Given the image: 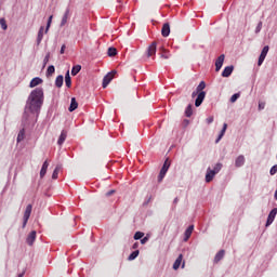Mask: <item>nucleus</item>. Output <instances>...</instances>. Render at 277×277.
I'll return each mask as SVG.
<instances>
[{
	"label": "nucleus",
	"mask_w": 277,
	"mask_h": 277,
	"mask_svg": "<svg viewBox=\"0 0 277 277\" xmlns=\"http://www.w3.org/2000/svg\"><path fill=\"white\" fill-rule=\"evenodd\" d=\"M79 107V103H77V98L72 97L70 102V106L68 108V111H75Z\"/></svg>",
	"instance_id": "nucleus-20"
},
{
	"label": "nucleus",
	"mask_w": 277,
	"mask_h": 277,
	"mask_svg": "<svg viewBox=\"0 0 277 277\" xmlns=\"http://www.w3.org/2000/svg\"><path fill=\"white\" fill-rule=\"evenodd\" d=\"M0 25L4 31L8 29V23L5 22V18H0Z\"/></svg>",
	"instance_id": "nucleus-35"
},
{
	"label": "nucleus",
	"mask_w": 277,
	"mask_h": 277,
	"mask_svg": "<svg viewBox=\"0 0 277 277\" xmlns=\"http://www.w3.org/2000/svg\"><path fill=\"white\" fill-rule=\"evenodd\" d=\"M53 23V15H51L48 19L47 27L44 34H49V29H51V24Z\"/></svg>",
	"instance_id": "nucleus-32"
},
{
	"label": "nucleus",
	"mask_w": 277,
	"mask_h": 277,
	"mask_svg": "<svg viewBox=\"0 0 277 277\" xmlns=\"http://www.w3.org/2000/svg\"><path fill=\"white\" fill-rule=\"evenodd\" d=\"M226 129H228V124L224 123L223 129L221 130V133L215 141V144H217L220 142V140H222V137H224V133H226Z\"/></svg>",
	"instance_id": "nucleus-26"
},
{
	"label": "nucleus",
	"mask_w": 277,
	"mask_h": 277,
	"mask_svg": "<svg viewBox=\"0 0 277 277\" xmlns=\"http://www.w3.org/2000/svg\"><path fill=\"white\" fill-rule=\"evenodd\" d=\"M185 267V262H183V264H182V268H184Z\"/></svg>",
	"instance_id": "nucleus-52"
},
{
	"label": "nucleus",
	"mask_w": 277,
	"mask_h": 277,
	"mask_svg": "<svg viewBox=\"0 0 277 277\" xmlns=\"http://www.w3.org/2000/svg\"><path fill=\"white\" fill-rule=\"evenodd\" d=\"M157 53V42H151V44L147 48L146 54L147 57H153Z\"/></svg>",
	"instance_id": "nucleus-8"
},
{
	"label": "nucleus",
	"mask_w": 277,
	"mask_h": 277,
	"mask_svg": "<svg viewBox=\"0 0 277 277\" xmlns=\"http://www.w3.org/2000/svg\"><path fill=\"white\" fill-rule=\"evenodd\" d=\"M54 72H55V66L50 65V66L48 67V70H47V75H48V76H51V75H53Z\"/></svg>",
	"instance_id": "nucleus-34"
},
{
	"label": "nucleus",
	"mask_w": 277,
	"mask_h": 277,
	"mask_svg": "<svg viewBox=\"0 0 277 277\" xmlns=\"http://www.w3.org/2000/svg\"><path fill=\"white\" fill-rule=\"evenodd\" d=\"M31 209H32V206L31 205H28L26 207V210L24 212V222H23V228H25V226H27V222H29V217H31Z\"/></svg>",
	"instance_id": "nucleus-7"
},
{
	"label": "nucleus",
	"mask_w": 277,
	"mask_h": 277,
	"mask_svg": "<svg viewBox=\"0 0 277 277\" xmlns=\"http://www.w3.org/2000/svg\"><path fill=\"white\" fill-rule=\"evenodd\" d=\"M81 72V65H75L71 69L72 77H77Z\"/></svg>",
	"instance_id": "nucleus-27"
},
{
	"label": "nucleus",
	"mask_w": 277,
	"mask_h": 277,
	"mask_svg": "<svg viewBox=\"0 0 277 277\" xmlns=\"http://www.w3.org/2000/svg\"><path fill=\"white\" fill-rule=\"evenodd\" d=\"M263 109H265V102H260L259 103V110L261 111Z\"/></svg>",
	"instance_id": "nucleus-42"
},
{
	"label": "nucleus",
	"mask_w": 277,
	"mask_h": 277,
	"mask_svg": "<svg viewBox=\"0 0 277 277\" xmlns=\"http://www.w3.org/2000/svg\"><path fill=\"white\" fill-rule=\"evenodd\" d=\"M23 140H25V129H22L18 134H17V144H19V142H23Z\"/></svg>",
	"instance_id": "nucleus-31"
},
{
	"label": "nucleus",
	"mask_w": 277,
	"mask_h": 277,
	"mask_svg": "<svg viewBox=\"0 0 277 277\" xmlns=\"http://www.w3.org/2000/svg\"><path fill=\"white\" fill-rule=\"evenodd\" d=\"M276 214H277V208H274L268 214L266 226H271L273 224L274 220H276Z\"/></svg>",
	"instance_id": "nucleus-10"
},
{
	"label": "nucleus",
	"mask_w": 277,
	"mask_h": 277,
	"mask_svg": "<svg viewBox=\"0 0 277 277\" xmlns=\"http://www.w3.org/2000/svg\"><path fill=\"white\" fill-rule=\"evenodd\" d=\"M107 53L108 57H116V55H118V50H116V48H109Z\"/></svg>",
	"instance_id": "nucleus-30"
},
{
	"label": "nucleus",
	"mask_w": 277,
	"mask_h": 277,
	"mask_svg": "<svg viewBox=\"0 0 277 277\" xmlns=\"http://www.w3.org/2000/svg\"><path fill=\"white\" fill-rule=\"evenodd\" d=\"M276 172H277V164H275L271 168V171H269L271 176H274V174H276Z\"/></svg>",
	"instance_id": "nucleus-40"
},
{
	"label": "nucleus",
	"mask_w": 277,
	"mask_h": 277,
	"mask_svg": "<svg viewBox=\"0 0 277 277\" xmlns=\"http://www.w3.org/2000/svg\"><path fill=\"white\" fill-rule=\"evenodd\" d=\"M261 29H263V22H259L255 28V34H261Z\"/></svg>",
	"instance_id": "nucleus-37"
},
{
	"label": "nucleus",
	"mask_w": 277,
	"mask_h": 277,
	"mask_svg": "<svg viewBox=\"0 0 277 277\" xmlns=\"http://www.w3.org/2000/svg\"><path fill=\"white\" fill-rule=\"evenodd\" d=\"M65 85L70 88L72 85V80L70 78V71H67L65 75Z\"/></svg>",
	"instance_id": "nucleus-24"
},
{
	"label": "nucleus",
	"mask_w": 277,
	"mask_h": 277,
	"mask_svg": "<svg viewBox=\"0 0 277 277\" xmlns=\"http://www.w3.org/2000/svg\"><path fill=\"white\" fill-rule=\"evenodd\" d=\"M43 103L44 90H42V88L32 90L26 102L24 115L22 118L23 124H29V120H31V116H34V114H40V109H42Z\"/></svg>",
	"instance_id": "nucleus-1"
},
{
	"label": "nucleus",
	"mask_w": 277,
	"mask_h": 277,
	"mask_svg": "<svg viewBox=\"0 0 277 277\" xmlns=\"http://www.w3.org/2000/svg\"><path fill=\"white\" fill-rule=\"evenodd\" d=\"M198 94H200V93L196 90V91H194V92L192 93V97H193V98H196V96H198Z\"/></svg>",
	"instance_id": "nucleus-47"
},
{
	"label": "nucleus",
	"mask_w": 277,
	"mask_h": 277,
	"mask_svg": "<svg viewBox=\"0 0 277 277\" xmlns=\"http://www.w3.org/2000/svg\"><path fill=\"white\" fill-rule=\"evenodd\" d=\"M133 250H137L140 248V242H135L133 246H132Z\"/></svg>",
	"instance_id": "nucleus-48"
},
{
	"label": "nucleus",
	"mask_w": 277,
	"mask_h": 277,
	"mask_svg": "<svg viewBox=\"0 0 277 277\" xmlns=\"http://www.w3.org/2000/svg\"><path fill=\"white\" fill-rule=\"evenodd\" d=\"M65 51H66V44H63L61 48V55H64Z\"/></svg>",
	"instance_id": "nucleus-45"
},
{
	"label": "nucleus",
	"mask_w": 277,
	"mask_h": 277,
	"mask_svg": "<svg viewBox=\"0 0 277 277\" xmlns=\"http://www.w3.org/2000/svg\"><path fill=\"white\" fill-rule=\"evenodd\" d=\"M233 70H235V67L233 65L225 67L222 72V77H229L230 75H233Z\"/></svg>",
	"instance_id": "nucleus-15"
},
{
	"label": "nucleus",
	"mask_w": 277,
	"mask_h": 277,
	"mask_svg": "<svg viewBox=\"0 0 277 277\" xmlns=\"http://www.w3.org/2000/svg\"><path fill=\"white\" fill-rule=\"evenodd\" d=\"M66 137H68V133L66 132V130H63L57 141L58 146H62V144L66 142Z\"/></svg>",
	"instance_id": "nucleus-16"
},
{
	"label": "nucleus",
	"mask_w": 277,
	"mask_h": 277,
	"mask_svg": "<svg viewBox=\"0 0 277 277\" xmlns=\"http://www.w3.org/2000/svg\"><path fill=\"white\" fill-rule=\"evenodd\" d=\"M267 53H269V45H265L260 54L258 66H262L263 62H265V57H267Z\"/></svg>",
	"instance_id": "nucleus-5"
},
{
	"label": "nucleus",
	"mask_w": 277,
	"mask_h": 277,
	"mask_svg": "<svg viewBox=\"0 0 277 277\" xmlns=\"http://www.w3.org/2000/svg\"><path fill=\"white\" fill-rule=\"evenodd\" d=\"M142 237H144V233H142V232H136L134 234V239L135 240H140V239H142Z\"/></svg>",
	"instance_id": "nucleus-36"
},
{
	"label": "nucleus",
	"mask_w": 277,
	"mask_h": 277,
	"mask_svg": "<svg viewBox=\"0 0 277 277\" xmlns=\"http://www.w3.org/2000/svg\"><path fill=\"white\" fill-rule=\"evenodd\" d=\"M41 170H45V171L49 170V161L45 160L43 162Z\"/></svg>",
	"instance_id": "nucleus-41"
},
{
	"label": "nucleus",
	"mask_w": 277,
	"mask_h": 277,
	"mask_svg": "<svg viewBox=\"0 0 277 277\" xmlns=\"http://www.w3.org/2000/svg\"><path fill=\"white\" fill-rule=\"evenodd\" d=\"M42 38H44V26H41L39 28L38 35H37V45L40 47V43L42 42Z\"/></svg>",
	"instance_id": "nucleus-13"
},
{
	"label": "nucleus",
	"mask_w": 277,
	"mask_h": 277,
	"mask_svg": "<svg viewBox=\"0 0 277 277\" xmlns=\"http://www.w3.org/2000/svg\"><path fill=\"white\" fill-rule=\"evenodd\" d=\"M24 276V273H21L19 275H18V277H23Z\"/></svg>",
	"instance_id": "nucleus-51"
},
{
	"label": "nucleus",
	"mask_w": 277,
	"mask_h": 277,
	"mask_svg": "<svg viewBox=\"0 0 277 277\" xmlns=\"http://www.w3.org/2000/svg\"><path fill=\"white\" fill-rule=\"evenodd\" d=\"M207 88V83L205 81H201L198 87L196 88V91L199 93L197 95V98L195 100V106L200 107L202 105V102L205 101V97L207 96V92L202 91Z\"/></svg>",
	"instance_id": "nucleus-2"
},
{
	"label": "nucleus",
	"mask_w": 277,
	"mask_h": 277,
	"mask_svg": "<svg viewBox=\"0 0 277 277\" xmlns=\"http://www.w3.org/2000/svg\"><path fill=\"white\" fill-rule=\"evenodd\" d=\"M50 57H51V53H48V54L45 55V57L43 58V67L47 66V64H49Z\"/></svg>",
	"instance_id": "nucleus-39"
},
{
	"label": "nucleus",
	"mask_w": 277,
	"mask_h": 277,
	"mask_svg": "<svg viewBox=\"0 0 277 277\" xmlns=\"http://www.w3.org/2000/svg\"><path fill=\"white\" fill-rule=\"evenodd\" d=\"M224 60H225V56L224 54H221L216 62H215V71L216 72H220V70H222V66H224Z\"/></svg>",
	"instance_id": "nucleus-9"
},
{
	"label": "nucleus",
	"mask_w": 277,
	"mask_h": 277,
	"mask_svg": "<svg viewBox=\"0 0 277 277\" xmlns=\"http://www.w3.org/2000/svg\"><path fill=\"white\" fill-rule=\"evenodd\" d=\"M34 241H36V230L30 232L26 238V243H28V246H34Z\"/></svg>",
	"instance_id": "nucleus-14"
},
{
	"label": "nucleus",
	"mask_w": 277,
	"mask_h": 277,
	"mask_svg": "<svg viewBox=\"0 0 277 277\" xmlns=\"http://www.w3.org/2000/svg\"><path fill=\"white\" fill-rule=\"evenodd\" d=\"M212 122H213V117L207 118V123H208V124H211Z\"/></svg>",
	"instance_id": "nucleus-49"
},
{
	"label": "nucleus",
	"mask_w": 277,
	"mask_h": 277,
	"mask_svg": "<svg viewBox=\"0 0 277 277\" xmlns=\"http://www.w3.org/2000/svg\"><path fill=\"white\" fill-rule=\"evenodd\" d=\"M192 233H194V225H189L185 230L184 241H187L192 237Z\"/></svg>",
	"instance_id": "nucleus-18"
},
{
	"label": "nucleus",
	"mask_w": 277,
	"mask_h": 277,
	"mask_svg": "<svg viewBox=\"0 0 277 277\" xmlns=\"http://www.w3.org/2000/svg\"><path fill=\"white\" fill-rule=\"evenodd\" d=\"M137 256H140V250L133 251V252L129 255L128 260H129V261H135V259H137Z\"/></svg>",
	"instance_id": "nucleus-29"
},
{
	"label": "nucleus",
	"mask_w": 277,
	"mask_h": 277,
	"mask_svg": "<svg viewBox=\"0 0 277 277\" xmlns=\"http://www.w3.org/2000/svg\"><path fill=\"white\" fill-rule=\"evenodd\" d=\"M224 254H226V252L224 250H220L214 256V263H220V261L224 259Z\"/></svg>",
	"instance_id": "nucleus-19"
},
{
	"label": "nucleus",
	"mask_w": 277,
	"mask_h": 277,
	"mask_svg": "<svg viewBox=\"0 0 277 277\" xmlns=\"http://www.w3.org/2000/svg\"><path fill=\"white\" fill-rule=\"evenodd\" d=\"M60 170H62V164H57L56 168L54 169L53 173H52V179L56 180L57 176L60 175Z\"/></svg>",
	"instance_id": "nucleus-28"
},
{
	"label": "nucleus",
	"mask_w": 277,
	"mask_h": 277,
	"mask_svg": "<svg viewBox=\"0 0 277 277\" xmlns=\"http://www.w3.org/2000/svg\"><path fill=\"white\" fill-rule=\"evenodd\" d=\"M181 263H183V254H180L173 264V269H179L181 267Z\"/></svg>",
	"instance_id": "nucleus-22"
},
{
	"label": "nucleus",
	"mask_w": 277,
	"mask_h": 277,
	"mask_svg": "<svg viewBox=\"0 0 277 277\" xmlns=\"http://www.w3.org/2000/svg\"><path fill=\"white\" fill-rule=\"evenodd\" d=\"M148 241V237H144L141 239V243L142 246H144V243H146Z\"/></svg>",
	"instance_id": "nucleus-46"
},
{
	"label": "nucleus",
	"mask_w": 277,
	"mask_h": 277,
	"mask_svg": "<svg viewBox=\"0 0 277 277\" xmlns=\"http://www.w3.org/2000/svg\"><path fill=\"white\" fill-rule=\"evenodd\" d=\"M117 72H118V71L113 70V71L108 72V74L104 77V79H103V84H102L103 88H107L108 83H111V80L114 79V77L116 76Z\"/></svg>",
	"instance_id": "nucleus-6"
},
{
	"label": "nucleus",
	"mask_w": 277,
	"mask_h": 277,
	"mask_svg": "<svg viewBox=\"0 0 277 277\" xmlns=\"http://www.w3.org/2000/svg\"><path fill=\"white\" fill-rule=\"evenodd\" d=\"M239 96H240L239 93H236V94L232 95L230 103H237V100L239 98Z\"/></svg>",
	"instance_id": "nucleus-38"
},
{
	"label": "nucleus",
	"mask_w": 277,
	"mask_h": 277,
	"mask_svg": "<svg viewBox=\"0 0 277 277\" xmlns=\"http://www.w3.org/2000/svg\"><path fill=\"white\" fill-rule=\"evenodd\" d=\"M68 18H70V9H66L63 17H62V21H61V27H64L66 25V23H68Z\"/></svg>",
	"instance_id": "nucleus-11"
},
{
	"label": "nucleus",
	"mask_w": 277,
	"mask_h": 277,
	"mask_svg": "<svg viewBox=\"0 0 277 277\" xmlns=\"http://www.w3.org/2000/svg\"><path fill=\"white\" fill-rule=\"evenodd\" d=\"M161 35L163 36V38H168V36H170V23L163 24Z\"/></svg>",
	"instance_id": "nucleus-12"
},
{
	"label": "nucleus",
	"mask_w": 277,
	"mask_h": 277,
	"mask_svg": "<svg viewBox=\"0 0 277 277\" xmlns=\"http://www.w3.org/2000/svg\"><path fill=\"white\" fill-rule=\"evenodd\" d=\"M220 170H222V163H216L214 166L213 169H211V167H209L207 169V173H206V183H211V181H213V179H215V174L220 173Z\"/></svg>",
	"instance_id": "nucleus-3"
},
{
	"label": "nucleus",
	"mask_w": 277,
	"mask_h": 277,
	"mask_svg": "<svg viewBox=\"0 0 277 277\" xmlns=\"http://www.w3.org/2000/svg\"><path fill=\"white\" fill-rule=\"evenodd\" d=\"M173 202H174V205H176V202H179V198H175V199L173 200Z\"/></svg>",
	"instance_id": "nucleus-50"
},
{
	"label": "nucleus",
	"mask_w": 277,
	"mask_h": 277,
	"mask_svg": "<svg viewBox=\"0 0 277 277\" xmlns=\"http://www.w3.org/2000/svg\"><path fill=\"white\" fill-rule=\"evenodd\" d=\"M193 114H194V113H193V110H192V105H188V106L186 107L185 115H186L187 118H192V115H193Z\"/></svg>",
	"instance_id": "nucleus-33"
},
{
	"label": "nucleus",
	"mask_w": 277,
	"mask_h": 277,
	"mask_svg": "<svg viewBox=\"0 0 277 277\" xmlns=\"http://www.w3.org/2000/svg\"><path fill=\"white\" fill-rule=\"evenodd\" d=\"M47 175V170L45 169H41L40 171V177L44 179V176Z\"/></svg>",
	"instance_id": "nucleus-43"
},
{
	"label": "nucleus",
	"mask_w": 277,
	"mask_h": 277,
	"mask_svg": "<svg viewBox=\"0 0 277 277\" xmlns=\"http://www.w3.org/2000/svg\"><path fill=\"white\" fill-rule=\"evenodd\" d=\"M40 83H42V79L36 77L30 81L29 88H36V85H40Z\"/></svg>",
	"instance_id": "nucleus-21"
},
{
	"label": "nucleus",
	"mask_w": 277,
	"mask_h": 277,
	"mask_svg": "<svg viewBox=\"0 0 277 277\" xmlns=\"http://www.w3.org/2000/svg\"><path fill=\"white\" fill-rule=\"evenodd\" d=\"M160 57H162V60H170V51L166 50L164 48H160Z\"/></svg>",
	"instance_id": "nucleus-23"
},
{
	"label": "nucleus",
	"mask_w": 277,
	"mask_h": 277,
	"mask_svg": "<svg viewBox=\"0 0 277 277\" xmlns=\"http://www.w3.org/2000/svg\"><path fill=\"white\" fill-rule=\"evenodd\" d=\"M243 163H246V157H243V155L238 156L235 160L236 168H241Z\"/></svg>",
	"instance_id": "nucleus-17"
},
{
	"label": "nucleus",
	"mask_w": 277,
	"mask_h": 277,
	"mask_svg": "<svg viewBox=\"0 0 277 277\" xmlns=\"http://www.w3.org/2000/svg\"><path fill=\"white\" fill-rule=\"evenodd\" d=\"M114 194H116V190H115V189L107 192V193H106V196H107V197L114 196Z\"/></svg>",
	"instance_id": "nucleus-44"
},
{
	"label": "nucleus",
	"mask_w": 277,
	"mask_h": 277,
	"mask_svg": "<svg viewBox=\"0 0 277 277\" xmlns=\"http://www.w3.org/2000/svg\"><path fill=\"white\" fill-rule=\"evenodd\" d=\"M56 88H62L64 85V76L60 75L55 80Z\"/></svg>",
	"instance_id": "nucleus-25"
},
{
	"label": "nucleus",
	"mask_w": 277,
	"mask_h": 277,
	"mask_svg": "<svg viewBox=\"0 0 277 277\" xmlns=\"http://www.w3.org/2000/svg\"><path fill=\"white\" fill-rule=\"evenodd\" d=\"M168 170H170V159L167 158L158 175V183H161V181L166 179V174H168Z\"/></svg>",
	"instance_id": "nucleus-4"
}]
</instances>
